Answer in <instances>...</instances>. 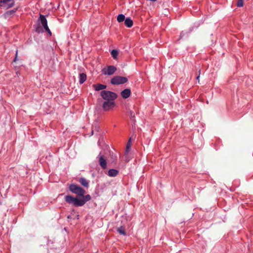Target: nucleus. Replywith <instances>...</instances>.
I'll return each instance as SVG.
<instances>
[{
	"label": "nucleus",
	"mask_w": 253,
	"mask_h": 253,
	"mask_svg": "<svg viewBox=\"0 0 253 253\" xmlns=\"http://www.w3.org/2000/svg\"><path fill=\"white\" fill-rule=\"evenodd\" d=\"M83 199H79L77 198L72 197L71 195H66L65 197V201L69 204H72L75 207H81L84 206L85 203L91 199L89 195H84L82 196Z\"/></svg>",
	"instance_id": "nucleus-1"
},
{
	"label": "nucleus",
	"mask_w": 253,
	"mask_h": 253,
	"mask_svg": "<svg viewBox=\"0 0 253 253\" xmlns=\"http://www.w3.org/2000/svg\"><path fill=\"white\" fill-rule=\"evenodd\" d=\"M100 95L105 101H115L118 97L116 93L108 90L101 91Z\"/></svg>",
	"instance_id": "nucleus-2"
},
{
	"label": "nucleus",
	"mask_w": 253,
	"mask_h": 253,
	"mask_svg": "<svg viewBox=\"0 0 253 253\" xmlns=\"http://www.w3.org/2000/svg\"><path fill=\"white\" fill-rule=\"evenodd\" d=\"M69 188L73 193L79 196H84L85 193V191L83 188L76 184H71Z\"/></svg>",
	"instance_id": "nucleus-3"
},
{
	"label": "nucleus",
	"mask_w": 253,
	"mask_h": 253,
	"mask_svg": "<svg viewBox=\"0 0 253 253\" xmlns=\"http://www.w3.org/2000/svg\"><path fill=\"white\" fill-rule=\"evenodd\" d=\"M127 79L122 76H115L111 80V83L112 84H123L127 82Z\"/></svg>",
	"instance_id": "nucleus-4"
},
{
	"label": "nucleus",
	"mask_w": 253,
	"mask_h": 253,
	"mask_svg": "<svg viewBox=\"0 0 253 253\" xmlns=\"http://www.w3.org/2000/svg\"><path fill=\"white\" fill-rule=\"evenodd\" d=\"M39 21H40L45 31L51 36V32L47 26V21L45 16L40 14Z\"/></svg>",
	"instance_id": "nucleus-5"
},
{
	"label": "nucleus",
	"mask_w": 253,
	"mask_h": 253,
	"mask_svg": "<svg viewBox=\"0 0 253 253\" xmlns=\"http://www.w3.org/2000/svg\"><path fill=\"white\" fill-rule=\"evenodd\" d=\"M116 106L114 101H104L102 104V109L105 111H108L112 109Z\"/></svg>",
	"instance_id": "nucleus-6"
},
{
	"label": "nucleus",
	"mask_w": 253,
	"mask_h": 253,
	"mask_svg": "<svg viewBox=\"0 0 253 253\" xmlns=\"http://www.w3.org/2000/svg\"><path fill=\"white\" fill-rule=\"evenodd\" d=\"M14 3V0H0V6L7 9L12 7Z\"/></svg>",
	"instance_id": "nucleus-7"
},
{
	"label": "nucleus",
	"mask_w": 253,
	"mask_h": 253,
	"mask_svg": "<svg viewBox=\"0 0 253 253\" xmlns=\"http://www.w3.org/2000/svg\"><path fill=\"white\" fill-rule=\"evenodd\" d=\"M117 70V68L114 66H109L107 69H103L102 71L105 75H112Z\"/></svg>",
	"instance_id": "nucleus-8"
},
{
	"label": "nucleus",
	"mask_w": 253,
	"mask_h": 253,
	"mask_svg": "<svg viewBox=\"0 0 253 253\" xmlns=\"http://www.w3.org/2000/svg\"><path fill=\"white\" fill-rule=\"evenodd\" d=\"M99 163L102 169H105L107 168L106 160L103 156H99Z\"/></svg>",
	"instance_id": "nucleus-9"
},
{
	"label": "nucleus",
	"mask_w": 253,
	"mask_h": 253,
	"mask_svg": "<svg viewBox=\"0 0 253 253\" xmlns=\"http://www.w3.org/2000/svg\"><path fill=\"white\" fill-rule=\"evenodd\" d=\"M130 89L129 88H126L121 92V94L123 98L126 99L127 98L130 96Z\"/></svg>",
	"instance_id": "nucleus-10"
},
{
	"label": "nucleus",
	"mask_w": 253,
	"mask_h": 253,
	"mask_svg": "<svg viewBox=\"0 0 253 253\" xmlns=\"http://www.w3.org/2000/svg\"><path fill=\"white\" fill-rule=\"evenodd\" d=\"M16 11V9L8 10L3 14V16L5 19H6L9 17L10 16L13 15Z\"/></svg>",
	"instance_id": "nucleus-11"
},
{
	"label": "nucleus",
	"mask_w": 253,
	"mask_h": 253,
	"mask_svg": "<svg viewBox=\"0 0 253 253\" xmlns=\"http://www.w3.org/2000/svg\"><path fill=\"white\" fill-rule=\"evenodd\" d=\"M93 86L94 87V89L96 91L103 90V89H106L107 87V86L106 85H104V84H93Z\"/></svg>",
	"instance_id": "nucleus-12"
},
{
	"label": "nucleus",
	"mask_w": 253,
	"mask_h": 253,
	"mask_svg": "<svg viewBox=\"0 0 253 253\" xmlns=\"http://www.w3.org/2000/svg\"><path fill=\"white\" fill-rule=\"evenodd\" d=\"M133 21L130 18H126L125 20V25L128 28L131 27L133 25Z\"/></svg>",
	"instance_id": "nucleus-13"
},
{
	"label": "nucleus",
	"mask_w": 253,
	"mask_h": 253,
	"mask_svg": "<svg viewBox=\"0 0 253 253\" xmlns=\"http://www.w3.org/2000/svg\"><path fill=\"white\" fill-rule=\"evenodd\" d=\"M118 170L115 169H111L108 171V175L111 177H114L118 175Z\"/></svg>",
	"instance_id": "nucleus-14"
},
{
	"label": "nucleus",
	"mask_w": 253,
	"mask_h": 253,
	"mask_svg": "<svg viewBox=\"0 0 253 253\" xmlns=\"http://www.w3.org/2000/svg\"><path fill=\"white\" fill-rule=\"evenodd\" d=\"M86 80V75L84 73L80 74V80L79 82L81 84H83Z\"/></svg>",
	"instance_id": "nucleus-15"
},
{
	"label": "nucleus",
	"mask_w": 253,
	"mask_h": 253,
	"mask_svg": "<svg viewBox=\"0 0 253 253\" xmlns=\"http://www.w3.org/2000/svg\"><path fill=\"white\" fill-rule=\"evenodd\" d=\"M79 182L80 183L85 187H88V181L85 179L84 178H80Z\"/></svg>",
	"instance_id": "nucleus-16"
},
{
	"label": "nucleus",
	"mask_w": 253,
	"mask_h": 253,
	"mask_svg": "<svg viewBox=\"0 0 253 253\" xmlns=\"http://www.w3.org/2000/svg\"><path fill=\"white\" fill-rule=\"evenodd\" d=\"M117 231L120 234H122V235H126V232L125 229L123 226H121V227L118 228H117Z\"/></svg>",
	"instance_id": "nucleus-17"
},
{
	"label": "nucleus",
	"mask_w": 253,
	"mask_h": 253,
	"mask_svg": "<svg viewBox=\"0 0 253 253\" xmlns=\"http://www.w3.org/2000/svg\"><path fill=\"white\" fill-rule=\"evenodd\" d=\"M118 53V51L116 49H113L111 51V55L114 59H116L117 58Z\"/></svg>",
	"instance_id": "nucleus-18"
},
{
	"label": "nucleus",
	"mask_w": 253,
	"mask_h": 253,
	"mask_svg": "<svg viewBox=\"0 0 253 253\" xmlns=\"http://www.w3.org/2000/svg\"><path fill=\"white\" fill-rule=\"evenodd\" d=\"M125 16L122 14H119L117 17V21L120 23L125 21Z\"/></svg>",
	"instance_id": "nucleus-19"
},
{
	"label": "nucleus",
	"mask_w": 253,
	"mask_h": 253,
	"mask_svg": "<svg viewBox=\"0 0 253 253\" xmlns=\"http://www.w3.org/2000/svg\"><path fill=\"white\" fill-rule=\"evenodd\" d=\"M130 140L131 138H129V141L127 142V144L126 146V154H127L128 152L129 151L130 148Z\"/></svg>",
	"instance_id": "nucleus-20"
},
{
	"label": "nucleus",
	"mask_w": 253,
	"mask_h": 253,
	"mask_svg": "<svg viewBox=\"0 0 253 253\" xmlns=\"http://www.w3.org/2000/svg\"><path fill=\"white\" fill-rule=\"evenodd\" d=\"M244 5V1L243 0H238L237 3V6L238 7H242Z\"/></svg>",
	"instance_id": "nucleus-21"
},
{
	"label": "nucleus",
	"mask_w": 253,
	"mask_h": 253,
	"mask_svg": "<svg viewBox=\"0 0 253 253\" xmlns=\"http://www.w3.org/2000/svg\"><path fill=\"white\" fill-rule=\"evenodd\" d=\"M129 115L131 119H133L135 118V114L132 111H130L129 112Z\"/></svg>",
	"instance_id": "nucleus-22"
},
{
	"label": "nucleus",
	"mask_w": 253,
	"mask_h": 253,
	"mask_svg": "<svg viewBox=\"0 0 253 253\" xmlns=\"http://www.w3.org/2000/svg\"><path fill=\"white\" fill-rule=\"evenodd\" d=\"M18 60V50H16V55H15V57L14 59V61L15 62L16 60Z\"/></svg>",
	"instance_id": "nucleus-23"
},
{
	"label": "nucleus",
	"mask_w": 253,
	"mask_h": 253,
	"mask_svg": "<svg viewBox=\"0 0 253 253\" xmlns=\"http://www.w3.org/2000/svg\"><path fill=\"white\" fill-rule=\"evenodd\" d=\"M199 78H200V74L199 76L197 77V79L199 81Z\"/></svg>",
	"instance_id": "nucleus-24"
},
{
	"label": "nucleus",
	"mask_w": 253,
	"mask_h": 253,
	"mask_svg": "<svg viewBox=\"0 0 253 253\" xmlns=\"http://www.w3.org/2000/svg\"><path fill=\"white\" fill-rule=\"evenodd\" d=\"M36 32H39V28H37L36 29Z\"/></svg>",
	"instance_id": "nucleus-25"
}]
</instances>
